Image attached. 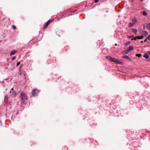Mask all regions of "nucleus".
Masks as SVG:
<instances>
[{"label":"nucleus","instance_id":"nucleus-20","mask_svg":"<svg viewBox=\"0 0 150 150\" xmlns=\"http://www.w3.org/2000/svg\"><path fill=\"white\" fill-rule=\"evenodd\" d=\"M12 28L14 30L16 29V27L15 25H13L12 26Z\"/></svg>","mask_w":150,"mask_h":150},{"label":"nucleus","instance_id":"nucleus-11","mask_svg":"<svg viewBox=\"0 0 150 150\" xmlns=\"http://www.w3.org/2000/svg\"><path fill=\"white\" fill-rule=\"evenodd\" d=\"M146 28L149 30H150V23L146 24Z\"/></svg>","mask_w":150,"mask_h":150},{"label":"nucleus","instance_id":"nucleus-8","mask_svg":"<svg viewBox=\"0 0 150 150\" xmlns=\"http://www.w3.org/2000/svg\"><path fill=\"white\" fill-rule=\"evenodd\" d=\"M17 52V51L16 50H14L11 53L10 56H12V55L14 54L16 52Z\"/></svg>","mask_w":150,"mask_h":150},{"label":"nucleus","instance_id":"nucleus-6","mask_svg":"<svg viewBox=\"0 0 150 150\" xmlns=\"http://www.w3.org/2000/svg\"><path fill=\"white\" fill-rule=\"evenodd\" d=\"M122 57L123 58H124L126 59H127L129 61H132L131 59L127 55H125V56H123Z\"/></svg>","mask_w":150,"mask_h":150},{"label":"nucleus","instance_id":"nucleus-32","mask_svg":"<svg viewBox=\"0 0 150 150\" xmlns=\"http://www.w3.org/2000/svg\"><path fill=\"white\" fill-rule=\"evenodd\" d=\"M115 46L117 45V44H115Z\"/></svg>","mask_w":150,"mask_h":150},{"label":"nucleus","instance_id":"nucleus-16","mask_svg":"<svg viewBox=\"0 0 150 150\" xmlns=\"http://www.w3.org/2000/svg\"><path fill=\"white\" fill-rule=\"evenodd\" d=\"M51 21L50 20H49L46 23L45 25H46L47 26H48V25L49 24Z\"/></svg>","mask_w":150,"mask_h":150},{"label":"nucleus","instance_id":"nucleus-1","mask_svg":"<svg viewBox=\"0 0 150 150\" xmlns=\"http://www.w3.org/2000/svg\"><path fill=\"white\" fill-rule=\"evenodd\" d=\"M20 98L22 103L25 104L27 102V98L25 93L23 92H21Z\"/></svg>","mask_w":150,"mask_h":150},{"label":"nucleus","instance_id":"nucleus-30","mask_svg":"<svg viewBox=\"0 0 150 150\" xmlns=\"http://www.w3.org/2000/svg\"><path fill=\"white\" fill-rule=\"evenodd\" d=\"M148 53L149 54H150V51L148 52Z\"/></svg>","mask_w":150,"mask_h":150},{"label":"nucleus","instance_id":"nucleus-18","mask_svg":"<svg viewBox=\"0 0 150 150\" xmlns=\"http://www.w3.org/2000/svg\"><path fill=\"white\" fill-rule=\"evenodd\" d=\"M132 31L134 33H137V30L136 29H133L132 30Z\"/></svg>","mask_w":150,"mask_h":150},{"label":"nucleus","instance_id":"nucleus-7","mask_svg":"<svg viewBox=\"0 0 150 150\" xmlns=\"http://www.w3.org/2000/svg\"><path fill=\"white\" fill-rule=\"evenodd\" d=\"M142 35H143V37L144 36H146L148 35V32L146 31H142Z\"/></svg>","mask_w":150,"mask_h":150},{"label":"nucleus","instance_id":"nucleus-19","mask_svg":"<svg viewBox=\"0 0 150 150\" xmlns=\"http://www.w3.org/2000/svg\"><path fill=\"white\" fill-rule=\"evenodd\" d=\"M142 14L144 16H146L147 15V13L146 11H143V12Z\"/></svg>","mask_w":150,"mask_h":150},{"label":"nucleus","instance_id":"nucleus-10","mask_svg":"<svg viewBox=\"0 0 150 150\" xmlns=\"http://www.w3.org/2000/svg\"><path fill=\"white\" fill-rule=\"evenodd\" d=\"M8 97L7 96H6L4 98V101L6 103H7L8 102Z\"/></svg>","mask_w":150,"mask_h":150},{"label":"nucleus","instance_id":"nucleus-15","mask_svg":"<svg viewBox=\"0 0 150 150\" xmlns=\"http://www.w3.org/2000/svg\"><path fill=\"white\" fill-rule=\"evenodd\" d=\"M51 21L50 20H49L46 23L45 25H46L47 26H48V25L49 24Z\"/></svg>","mask_w":150,"mask_h":150},{"label":"nucleus","instance_id":"nucleus-9","mask_svg":"<svg viewBox=\"0 0 150 150\" xmlns=\"http://www.w3.org/2000/svg\"><path fill=\"white\" fill-rule=\"evenodd\" d=\"M129 52L127 50H125L123 51L122 52V54H127Z\"/></svg>","mask_w":150,"mask_h":150},{"label":"nucleus","instance_id":"nucleus-29","mask_svg":"<svg viewBox=\"0 0 150 150\" xmlns=\"http://www.w3.org/2000/svg\"><path fill=\"white\" fill-rule=\"evenodd\" d=\"M147 40V39H146L145 40H144V42H146Z\"/></svg>","mask_w":150,"mask_h":150},{"label":"nucleus","instance_id":"nucleus-14","mask_svg":"<svg viewBox=\"0 0 150 150\" xmlns=\"http://www.w3.org/2000/svg\"><path fill=\"white\" fill-rule=\"evenodd\" d=\"M134 24L132 23H129L128 25V27H130L132 26H133L134 25Z\"/></svg>","mask_w":150,"mask_h":150},{"label":"nucleus","instance_id":"nucleus-17","mask_svg":"<svg viewBox=\"0 0 150 150\" xmlns=\"http://www.w3.org/2000/svg\"><path fill=\"white\" fill-rule=\"evenodd\" d=\"M143 35H142L141 36H137V39H142L143 38Z\"/></svg>","mask_w":150,"mask_h":150},{"label":"nucleus","instance_id":"nucleus-21","mask_svg":"<svg viewBox=\"0 0 150 150\" xmlns=\"http://www.w3.org/2000/svg\"><path fill=\"white\" fill-rule=\"evenodd\" d=\"M130 42H127L125 43V45H128L130 44Z\"/></svg>","mask_w":150,"mask_h":150},{"label":"nucleus","instance_id":"nucleus-24","mask_svg":"<svg viewBox=\"0 0 150 150\" xmlns=\"http://www.w3.org/2000/svg\"><path fill=\"white\" fill-rule=\"evenodd\" d=\"M137 39V36L135 37L133 39L134 40H136Z\"/></svg>","mask_w":150,"mask_h":150},{"label":"nucleus","instance_id":"nucleus-25","mask_svg":"<svg viewBox=\"0 0 150 150\" xmlns=\"http://www.w3.org/2000/svg\"><path fill=\"white\" fill-rule=\"evenodd\" d=\"M98 0H94V2L96 3L98 2Z\"/></svg>","mask_w":150,"mask_h":150},{"label":"nucleus","instance_id":"nucleus-33","mask_svg":"<svg viewBox=\"0 0 150 150\" xmlns=\"http://www.w3.org/2000/svg\"><path fill=\"white\" fill-rule=\"evenodd\" d=\"M130 102L131 103H132V101H130Z\"/></svg>","mask_w":150,"mask_h":150},{"label":"nucleus","instance_id":"nucleus-27","mask_svg":"<svg viewBox=\"0 0 150 150\" xmlns=\"http://www.w3.org/2000/svg\"><path fill=\"white\" fill-rule=\"evenodd\" d=\"M15 58H16V57L14 56L13 57L12 59H13V60H14L15 59Z\"/></svg>","mask_w":150,"mask_h":150},{"label":"nucleus","instance_id":"nucleus-4","mask_svg":"<svg viewBox=\"0 0 150 150\" xmlns=\"http://www.w3.org/2000/svg\"><path fill=\"white\" fill-rule=\"evenodd\" d=\"M137 18L136 17H134L132 20V24L134 25L137 22Z\"/></svg>","mask_w":150,"mask_h":150},{"label":"nucleus","instance_id":"nucleus-23","mask_svg":"<svg viewBox=\"0 0 150 150\" xmlns=\"http://www.w3.org/2000/svg\"><path fill=\"white\" fill-rule=\"evenodd\" d=\"M47 26L46 25H44V27H43V28L44 29H45V28H47Z\"/></svg>","mask_w":150,"mask_h":150},{"label":"nucleus","instance_id":"nucleus-28","mask_svg":"<svg viewBox=\"0 0 150 150\" xmlns=\"http://www.w3.org/2000/svg\"><path fill=\"white\" fill-rule=\"evenodd\" d=\"M137 55H138V57H140V56H141V54H138H138H137Z\"/></svg>","mask_w":150,"mask_h":150},{"label":"nucleus","instance_id":"nucleus-12","mask_svg":"<svg viewBox=\"0 0 150 150\" xmlns=\"http://www.w3.org/2000/svg\"><path fill=\"white\" fill-rule=\"evenodd\" d=\"M16 96V93L15 92H13L11 96L13 98H15Z\"/></svg>","mask_w":150,"mask_h":150},{"label":"nucleus","instance_id":"nucleus-26","mask_svg":"<svg viewBox=\"0 0 150 150\" xmlns=\"http://www.w3.org/2000/svg\"><path fill=\"white\" fill-rule=\"evenodd\" d=\"M134 36L133 35H131V36H129V38H132L133 37H134Z\"/></svg>","mask_w":150,"mask_h":150},{"label":"nucleus","instance_id":"nucleus-13","mask_svg":"<svg viewBox=\"0 0 150 150\" xmlns=\"http://www.w3.org/2000/svg\"><path fill=\"white\" fill-rule=\"evenodd\" d=\"M143 57L146 59L149 58V55L146 54H144V55Z\"/></svg>","mask_w":150,"mask_h":150},{"label":"nucleus","instance_id":"nucleus-2","mask_svg":"<svg viewBox=\"0 0 150 150\" xmlns=\"http://www.w3.org/2000/svg\"><path fill=\"white\" fill-rule=\"evenodd\" d=\"M106 58L110 62H115L116 64H122V62L115 58H113L112 57L107 56L106 57Z\"/></svg>","mask_w":150,"mask_h":150},{"label":"nucleus","instance_id":"nucleus-5","mask_svg":"<svg viewBox=\"0 0 150 150\" xmlns=\"http://www.w3.org/2000/svg\"><path fill=\"white\" fill-rule=\"evenodd\" d=\"M129 52H132V51L134 50V48L132 46H130L128 47V49L127 50Z\"/></svg>","mask_w":150,"mask_h":150},{"label":"nucleus","instance_id":"nucleus-31","mask_svg":"<svg viewBox=\"0 0 150 150\" xmlns=\"http://www.w3.org/2000/svg\"><path fill=\"white\" fill-rule=\"evenodd\" d=\"M145 25H144V29H145Z\"/></svg>","mask_w":150,"mask_h":150},{"label":"nucleus","instance_id":"nucleus-3","mask_svg":"<svg viewBox=\"0 0 150 150\" xmlns=\"http://www.w3.org/2000/svg\"><path fill=\"white\" fill-rule=\"evenodd\" d=\"M39 93V91L38 90L36 89H33L32 90L31 93L33 96H35L38 95Z\"/></svg>","mask_w":150,"mask_h":150},{"label":"nucleus","instance_id":"nucleus-22","mask_svg":"<svg viewBox=\"0 0 150 150\" xmlns=\"http://www.w3.org/2000/svg\"><path fill=\"white\" fill-rule=\"evenodd\" d=\"M20 62H18L16 64V66H18L20 64Z\"/></svg>","mask_w":150,"mask_h":150}]
</instances>
